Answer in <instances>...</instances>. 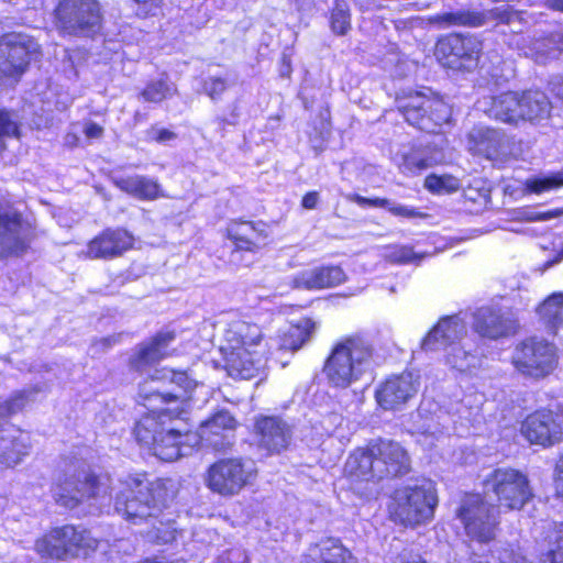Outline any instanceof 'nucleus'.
Returning <instances> with one entry per match:
<instances>
[{"instance_id": "obj_44", "label": "nucleus", "mask_w": 563, "mask_h": 563, "mask_svg": "<svg viewBox=\"0 0 563 563\" xmlns=\"http://www.w3.org/2000/svg\"><path fill=\"white\" fill-rule=\"evenodd\" d=\"M550 549L545 562L563 563V523L554 525L549 536Z\"/></svg>"}, {"instance_id": "obj_18", "label": "nucleus", "mask_w": 563, "mask_h": 563, "mask_svg": "<svg viewBox=\"0 0 563 563\" xmlns=\"http://www.w3.org/2000/svg\"><path fill=\"white\" fill-rule=\"evenodd\" d=\"M136 236L125 227H106L89 239L82 257L89 261H113L135 250Z\"/></svg>"}, {"instance_id": "obj_30", "label": "nucleus", "mask_w": 563, "mask_h": 563, "mask_svg": "<svg viewBox=\"0 0 563 563\" xmlns=\"http://www.w3.org/2000/svg\"><path fill=\"white\" fill-rule=\"evenodd\" d=\"M239 426L236 419L227 410H220L202 422L206 440L219 452H225L233 446L232 439L225 432H233Z\"/></svg>"}, {"instance_id": "obj_12", "label": "nucleus", "mask_w": 563, "mask_h": 563, "mask_svg": "<svg viewBox=\"0 0 563 563\" xmlns=\"http://www.w3.org/2000/svg\"><path fill=\"white\" fill-rule=\"evenodd\" d=\"M397 103L409 124L429 133L438 132L451 118L449 104L430 89L398 97Z\"/></svg>"}, {"instance_id": "obj_20", "label": "nucleus", "mask_w": 563, "mask_h": 563, "mask_svg": "<svg viewBox=\"0 0 563 563\" xmlns=\"http://www.w3.org/2000/svg\"><path fill=\"white\" fill-rule=\"evenodd\" d=\"M174 330L157 331L146 341L140 343L128 360L130 371L143 374L148 367L175 355L176 350H169L175 341Z\"/></svg>"}, {"instance_id": "obj_33", "label": "nucleus", "mask_w": 563, "mask_h": 563, "mask_svg": "<svg viewBox=\"0 0 563 563\" xmlns=\"http://www.w3.org/2000/svg\"><path fill=\"white\" fill-rule=\"evenodd\" d=\"M377 445L384 475L398 476L408 472L410 459L407 451L398 442L377 439Z\"/></svg>"}, {"instance_id": "obj_56", "label": "nucleus", "mask_w": 563, "mask_h": 563, "mask_svg": "<svg viewBox=\"0 0 563 563\" xmlns=\"http://www.w3.org/2000/svg\"><path fill=\"white\" fill-rule=\"evenodd\" d=\"M292 73V62L288 54H283L279 59V76L290 78Z\"/></svg>"}, {"instance_id": "obj_14", "label": "nucleus", "mask_w": 563, "mask_h": 563, "mask_svg": "<svg viewBox=\"0 0 563 563\" xmlns=\"http://www.w3.org/2000/svg\"><path fill=\"white\" fill-rule=\"evenodd\" d=\"M486 494H493L499 507L520 510L533 498L528 475L511 467L492 471L484 479Z\"/></svg>"}, {"instance_id": "obj_3", "label": "nucleus", "mask_w": 563, "mask_h": 563, "mask_svg": "<svg viewBox=\"0 0 563 563\" xmlns=\"http://www.w3.org/2000/svg\"><path fill=\"white\" fill-rule=\"evenodd\" d=\"M220 352L228 376L244 380L257 377L266 360L262 329L244 320L231 322L224 332Z\"/></svg>"}, {"instance_id": "obj_55", "label": "nucleus", "mask_w": 563, "mask_h": 563, "mask_svg": "<svg viewBox=\"0 0 563 563\" xmlns=\"http://www.w3.org/2000/svg\"><path fill=\"white\" fill-rule=\"evenodd\" d=\"M562 213H563V210H561V209H555V210L548 211V212H529V214L527 216V219L530 221H547V220L556 218Z\"/></svg>"}, {"instance_id": "obj_59", "label": "nucleus", "mask_w": 563, "mask_h": 563, "mask_svg": "<svg viewBox=\"0 0 563 563\" xmlns=\"http://www.w3.org/2000/svg\"><path fill=\"white\" fill-rule=\"evenodd\" d=\"M135 563H181V562L178 560H169V559L158 558V556L154 555V556L143 558Z\"/></svg>"}, {"instance_id": "obj_49", "label": "nucleus", "mask_w": 563, "mask_h": 563, "mask_svg": "<svg viewBox=\"0 0 563 563\" xmlns=\"http://www.w3.org/2000/svg\"><path fill=\"white\" fill-rule=\"evenodd\" d=\"M118 342H119V339L117 336L108 335V336L95 339L91 342V347L95 350L96 353H101V352L112 349Z\"/></svg>"}, {"instance_id": "obj_54", "label": "nucleus", "mask_w": 563, "mask_h": 563, "mask_svg": "<svg viewBox=\"0 0 563 563\" xmlns=\"http://www.w3.org/2000/svg\"><path fill=\"white\" fill-rule=\"evenodd\" d=\"M554 485L558 496L563 499V454L560 456L555 465Z\"/></svg>"}, {"instance_id": "obj_46", "label": "nucleus", "mask_w": 563, "mask_h": 563, "mask_svg": "<svg viewBox=\"0 0 563 563\" xmlns=\"http://www.w3.org/2000/svg\"><path fill=\"white\" fill-rule=\"evenodd\" d=\"M135 4H137L136 8V15L145 19L148 16H154L159 12L163 8V1L162 0H131Z\"/></svg>"}, {"instance_id": "obj_35", "label": "nucleus", "mask_w": 563, "mask_h": 563, "mask_svg": "<svg viewBox=\"0 0 563 563\" xmlns=\"http://www.w3.org/2000/svg\"><path fill=\"white\" fill-rule=\"evenodd\" d=\"M179 91L175 82H173L166 73L157 79L147 81L139 92V98L148 103H162L175 96Z\"/></svg>"}, {"instance_id": "obj_39", "label": "nucleus", "mask_w": 563, "mask_h": 563, "mask_svg": "<svg viewBox=\"0 0 563 563\" xmlns=\"http://www.w3.org/2000/svg\"><path fill=\"white\" fill-rule=\"evenodd\" d=\"M484 14L474 11H457L437 14L431 18V22L440 27H450L454 25L481 26L484 23Z\"/></svg>"}, {"instance_id": "obj_42", "label": "nucleus", "mask_w": 563, "mask_h": 563, "mask_svg": "<svg viewBox=\"0 0 563 563\" xmlns=\"http://www.w3.org/2000/svg\"><path fill=\"white\" fill-rule=\"evenodd\" d=\"M563 187V169L549 175L529 178L526 180V189L529 192L542 194Z\"/></svg>"}, {"instance_id": "obj_34", "label": "nucleus", "mask_w": 563, "mask_h": 563, "mask_svg": "<svg viewBox=\"0 0 563 563\" xmlns=\"http://www.w3.org/2000/svg\"><path fill=\"white\" fill-rule=\"evenodd\" d=\"M521 49L527 57L534 59L537 63H547L560 56L563 52V41L559 35L537 38L530 41Z\"/></svg>"}, {"instance_id": "obj_15", "label": "nucleus", "mask_w": 563, "mask_h": 563, "mask_svg": "<svg viewBox=\"0 0 563 563\" xmlns=\"http://www.w3.org/2000/svg\"><path fill=\"white\" fill-rule=\"evenodd\" d=\"M511 363L521 375L543 378L556 367V347L544 339L529 338L516 345Z\"/></svg>"}, {"instance_id": "obj_9", "label": "nucleus", "mask_w": 563, "mask_h": 563, "mask_svg": "<svg viewBox=\"0 0 563 563\" xmlns=\"http://www.w3.org/2000/svg\"><path fill=\"white\" fill-rule=\"evenodd\" d=\"M41 233L34 217L24 214L10 202L0 201V261L22 258L32 252Z\"/></svg>"}, {"instance_id": "obj_8", "label": "nucleus", "mask_w": 563, "mask_h": 563, "mask_svg": "<svg viewBox=\"0 0 563 563\" xmlns=\"http://www.w3.org/2000/svg\"><path fill=\"white\" fill-rule=\"evenodd\" d=\"M438 506L435 485L421 479L394 492L389 514L394 521L406 527H418L433 519Z\"/></svg>"}, {"instance_id": "obj_48", "label": "nucleus", "mask_w": 563, "mask_h": 563, "mask_svg": "<svg viewBox=\"0 0 563 563\" xmlns=\"http://www.w3.org/2000/svg\"><path fill=\"white\" fill-rule=\"evenodd\" d=\"M228 81L222 77H211L208 82L207 95L210 99H219L228 89Z\"/></svg>"}, {"instance_id": "obj_29", "label": "nucleus", "mask_w": 563, "mask_h": 563, "mask_svg": "<svg viewBox=\"0 0 563 563\" xmlns=\"http://www.w3.org/2000/svg\"><path fill=\"white\" fill-rule=\"evenodd\" d=\"M444 156L441 152L428 154L426 150L402 145L393 155L398 169L408 176L416 175L433 165L442 163Z\"/></svg>"}, {"instance_id": "obj_62", "label": "nucleus", "mask_w": 563, "mask_h": 563, "mask_svg": "<svg viewBox=\"0 0 563 563\" xmlns=\"http://www.w3.org/2000/svg\"><path fill=\"white\" fill-rule=\"evenodd\" d=\"M548 7L563 12V0H548Z\"/></svg>"}, {"instance_id": "obj_16", "label": "nucleus", "mask_w": 563, "mask_h": 563, "mask_svg": "<svg viewBox=\"0 0 563 563\" xmlns=\"http://www.w3.org/2000/svg\"><path fill=\"white\" fill-rule=\"evenodd\" d=\"M496 512V508L486 504L479 495H467L457 509V518L468 538L485 543L495 538L498 525Z\"/></svg>"}, {"instance_id": "obj_28", "label": "nucleus", "mask_w": 563, "mask_h": 563, "mask_svg": "<svg viewBox=\"0 0 563 563\" xmlns=\"http://www.w3.org/2000/svg\"><path fill=\"white\" fill-rule=\"evenodd\" d=\"M466 333V323L459 316L444 317L429 331L421 342L424 351H439L460 343Z\"/></svg>"}, {"instance_id": "obj_7", "label": "nucleus", "mask_w": 563, "mask_h": 563, "mask_svg": "<svg viewBox=\"0 0 563 563\" xmlns=\"http://www.w3.org/2000/svg\"><path fill=\"white\" fill-rule=\"evenodd\" d=\"M55 504L67 510L98 500L111 492V477L91 466H80L64 473L51 488Z\"/></svg>"}, {"instance_id": "obj_27", "label": "nucleus", "mask_w": 563, "mask_h": 563, "mask_svg": "<svg viewBox=\"0 0 563 563\" xmlns=\"http://www.w3.org/2000/svg\"><path fill=\"white\" fill-rule=\"evenodd\" d=\"M432 405L423 400L412 416V426L410 432L417 435V441L424 448L431 449L444 437V424L442 422V412L431 413Z\"/></svg>"}, {"instance_id": "obj_22", "label": "nucleus", "mask_w": 563, "mask_h": 563, "mask_svg": "<svg viewBox=\"0 0 563 563\" xmlns=\"http://www.w3.org/2000/svg\"><path fill=\"white\" fill-rule=\"evenodd\" d=\"M474 330L483 338L496 340L515 333L516 321L508 309L488 305L474 313Z\"/></svg>"}, {"instance_id": "obj_21", "label": "nucleus", "mask_w": 563, "mask_h": 563, "mask_svg": "<svg viewBox=\"0 0 563 563\" xmlns=\"http://www.w3.org/2000/svg\"><path fill=\"white\" fill-rule=\"evenodd\" d=\"M521 432L532 444L552 446L562 440L563 417L552 411H537L523 421Z\"/></svg>"}, {"instance_id": "obj_63", "label": "nucleus", "mask_w": 563, "mask_h": 563, "mask_svg": "<svg viewBox=\"0 0 563 563\" xmlns=\"http://www.w3.org/2000/svg\"><path fill=\"white\" fill-rule=\"evenodd\" d=\"M553 91L556 93L558 97L563 99V85L559 88H553Z\"/></svg>"}, {"instance_id": "obj_47", "label": "nucleus", "mask_w": 563, "mask_h": 563, "mask_svg": "<svg viewBox=\"0 0 563 563\" xmlns=\"http://www.w3.org/2000/svg\"><path fill=\"white\" fill-rule=\"evenodd\" d=\"M23 408V399L20 396L11 397L0 404V416L9 418L16 415Z\"/></svg>"}, {"instance_id": "obj_32", "label": "nucleus", "mask_w": 563, "mask_h": 563, "mask_svg": "<svg viewBox=\"0 0 563 563\" xmlns=\"http://www.w3.org/2000/svg\"><path fill=\"white\" fill-rule=\"evenodd\" d=\"M345 279L339 266H318L299 272L294 283L297 287L312 290L334 287Z\"/></svg>"}, {"instance_id": "obj_60", "label": "nucleus", "mask_w": 563, "mask_h": 563, "mask_svg": "<svg viewBox=\"0 0 563 563\" xmlns=\"http://www.w3.org/2000/svg\"><path fill=\"white\" fill-rule=\"evenodd\" d=\"M398 563H427L418 555H401Z\"/></svg>"}, {"instance_id": "obj_23", "label": "nucleus", "mask_w": 563, "mask_h": 563, "mask_svg": "<svg viewBox=\"0 0 563 563\" xmlns=\"http://www.w3.org/2000/svg\"><path fill=\"white\" fill-rule=\"evenodd\" d=\"M467 150L487 159L503 164L508 159V145L505 135L497 130L476 126L467 135Z\"/></svg>"}, {"instance_id": "obj_61", "label": "nucleus", "mask_w": 563, "mask_h": 563, "mask_svg": "<svg viewBox=\"0 0 563 563\" xmlns=\"http://www.w3.org/2000/svg\"><path fill=\"white\" fill-rule=\"evenodd\" d=\"M562 260H563V246H562V250L558 253V255L553 260L548 261L544 264L543 271L552 267L553 265H555L558 263H560Z\"/></svg>"}, {"instance_id": "obj_38", "label": "nucleus", "mask_w": 563, "mask_h": 563, "mask_svg": "<svg viewBox=\"0 0 563 563\" xmlns=\"http://www.w3.org/2000/svg\"><path fill=\"white\" fill-rule=\"evenodd\" d=\"M465 343L450 345L445 351V362L459 372H467L481 365V354L477 351H467Z\"/></svg>"}, {"instance_id": "obj_45", "label": "nucleus", "mask_w": 563, "mask_h": 563, "mask_svg": "<svg viewBox=\"0 0 563 563\" xmlns=\"http://www.w3.org/2000/svg\"><path fill=\"white\" fill-rule=\"evenodd\" d=\"M375 206H379L382 208H385L389 210L394 216L402 217V218H417L420 217L421 213L418 212L416 209L400 205L390 200L386 199H376L373 201Z\"/></svg>"}, {"instance_id": "obj_17", "label": "nucleus", "mask_w": 563, "mask_h": 563, "mask_svg": "<svg viewBox=\"0 0 563 563\" xmlns=\"http://www.w3.org/2000/svg\"><path fill=\"white\" fill-rule=\"evenodd\" d=\"M256 448L266 456L288 451L294 440V427L280 415H256L251 431Z\"/></svg>"}, {"instance_id": "obj_1", "label": "nucleus", "mask_w": 563, "mask_h": 563, "mask_svg": "<svg viewBox=\"0 0 563 563\" xmlns=\"http://www.w3.org/2000/svg\"><path fill=\"white\" fill-rule=\"evenodd\" d=\"M199 383L187 369L156 368L140 384L137 398L148 409L134 424L136 442L164 462L181 456L189 430L170 427L174 421L189 422L190 405Z\"/></svg>"}, {"instance_id": "obj_43", "label": "nucleus", "mask_w": 563, "mask_h": 563, "mask_svg": "<svg viewBox=\"0 0 563 563\" xmlns=\"http://www.w3.org/2000/svg\"><path fill=\"white\" fill-rule=\"evenodd\" d=\"M350 10L342 0H335L330 14V26L336 34H346L350 30Z\"/></svg>"}, {"instance_id": "obj_40", "label": "nucleus", "mask_w": 563, "mask_h": 563, "mask_svg": "<svg viewBox=\"0 0 563 563\" xmlns=\"http://www.w3.org/2000/svg\"><path fill=\"white\" fill-rule=\"evenodd\" d=\"M373 360L371 345L360 335L354 336V380L358 375H366L372 380Z\"/></svg>"}, {"instance_id": "obj_57", "label": "nucleus", "mask_w": 563, "mask_h": 563, "mask_svg": "<svg viewBox=\"0 0 563 563\" xmlns=\"http://www.w3.org/2000/svg\"><path fill=\"white\" fill-rule=\"evenodd\" d=\"M441 181L439 176L437 175H429L424 180V186L428 190L435 192V194H442L441 189Z\"/></svg>"}, {"instance_id": "obj_11", "label": "nucleus", "mask_w": 563, "mask_h": 563, "mask_svg": "<svg viewBox=\"0 0 563 563\" xmlns=\"http://www.w3.org/2000/svg\"><path fill=\"white\" fill-rule=\"evenodd\" d=\"M271 231V224L264 220H251L245 217L231 218L221 230L223 240L230 242V246L224 244L217 250V257L223 262H231L236 254L260 253L268 245Z\"/></svg>"}, {"instance_id": "obj_13", "label": "nucleus", "mask_w": 563, "mask_h": 563, "mask_svg": "<svg viewBox=\"0 0 563 563\" xmlns=\"http://www.w3.org/2000/svg\"><path fill=\"white\" fill-rule=\"evenodd\" d=\"M40 46L25 35L8 32L0 35V87L14 88L29 70Z\"/></svg>"}, {"instance_id": "obj_4", "label": "nucleus", "mask_w": 563, "mask_h": 563, "mask_svg": "<svg viewBox=\"0 0 563 563\" xmlns=\"http://www.w3.org/2000/svg\"><path fill=\"white\" fill-rule=\"evenodd\" d=\"M476 108L492 119L512 125L520 122L538 124L549 119L551 113L549 98L539 90L521 93L508 91L495 97H484L477 100Z\"/></svg>"}, {"instance_id": "obj_31", "label": "nucleus", "mask_w": 563, "mask_h": 563, "mask_svg": "<svg viewBox=\"0 0 563 563\" xmlns=\"http://www.w3.org/2000/svg\"><path fill=\"white\" fill-rule=\"evenodd\" d=\"M113 185L122 192L141 201H154L167 197L157 179L144 175L122 176L115 178Z\"/></svg>"}, {"instance_id": "obj_10", "label": "nucleus", "mask_w": 563, "mask_h": 563, "mask_svg": "<svg viewBox=\"0 0 563 563\" xmlns=\"http://www.w3.org/2000/svg\"><path fill=\"white\" fill-rule=\"evenodd\" d=\"M257 470L243 456H227L213 461L205 471L203 483L214 495L232 498L251 487Z\"/></svg>"}, {"instance_id": "obj_37", "label": "nucleus", "mask_w": 563, "mask_h": 563, "mask_svg": "<svg viewBox=\"0 0 563 563\" xmlns=\"http://www.w3.org/2000/svg\"><path fill=\"white\" fill-rule=\"evenodd\" d=\"M540 321L555 333L563 325V292H553L538 307Z\"/></svg>"}, {"instance_id": "obj_25", "label": "nucleus", "mask_w": 563, "mask_h": 563, "mask_svg": "<svg viewBox=\"0 0 563 563\" xmlns=\"http://www.w3.org/2000/svg\"><path fill=\"white\" fill-rule=\"evenodd\" d=\"M323 373L334 388H346L352 383V338L338 342L323 364Z\"/></svg>"}, {"instance_id": "obj_50", "label": "nucleus", "mask_w": 563, "mask_h": 563, "mask_svg": "<svg viewBox=\"0 0 563 563\" xmlns=\"http://www.w3.org/2000/svg\"><path fill=\"white\" fill-rule=\"evenodd\" d=\"M391 256L395 261L400 263H409L418 258L417 253H415L412 249L407 246H400L396 249Z\"/></svg>"}, {"instance_id": "obj_52", "label": "nucleus", "mask_w": 563, "mask_h": 563, "mask_svg": "<svg viewBox=\"0 0 563 563\" xmlns=\"http://www.w3.org/2000/svg\"><path fill=\"white\" fill-rule=\"evenodd\" d=\"M319 203V192L317 190L307 191L300 201V206L306 210H313Z\"/></svg>"}, {"instance_id": "obj_36", "label": "nucleus", "mask_w": 563, "mask_h": 563, "mask_svg": "<svg viewBox=\"0 0 563 563\" xmlns=\"http://www.w3.org/2000/svg\"><path fill=\"white\" fill-rule=\"evenodd\" d=\"M377 439L369 441L365 446H360L354 452V463L362 476H384V470L380 467V460L377 450Z\"/></svg>"}, {"instance_id": "obj_64", "label": "nucleus", "mask_w": 563, "mask_h": 563, "mask_svg": "<svg viewBox=\"0 0 563 563\" xmlns=\"http://www.w3.org/2000/svg\"><path fill=\"white\" fill-rule=\"evenodd\" d=\"M366 200L364 198H361V197H356L354 196V202H357V203H364Z\"/></svg>"}, {"instance_id": "obj_41", "label": "nucleus", "mask_w": 563, "mask_h": 563, "mask_svg": "<svg viewBox=\"0 0 563 563\" xmlns=\"http://www.w3.org/2000/svg\"><path fill=\"white\" fill-rule=\"evenodd\" d=\"M22 137L21 122L14 110L0 108V153L7 150L5 140Z\"/></svg>"}, {"instance_id": "obj_26", "label": "nucleus", "mask_w": 563, "mask_h": 563, "mask_svg": "<svg viewBox=\"0 0 563 563\" xmlns=\"http://www.w3.org/2000/svg\"><path fill=\"white\" fill-rule=\"evenodd\" d=\"M418 376L412 372L389 377L376 391V400L384 409H396L416 395Z\"/></svg>"}, {"instance_id": "obj_5", "label": "nucleus", "mask_w": 563, "mask_h": 563, "mask_svg": "<svg viewBox=\"0 0 563 563\" xmlns=\"http://www.w3.org/2000/svg\"><path fill=\"white\" fill-rule=\"evenodd\" d=\"M100 541L90 529L65 523L47 529L34 541L35 553L45 561L67 562L88 559L98 550Z\"/></svg>"}, {"instance_id": "obj_53", "label": "nucleus", "mask_w": 563, "mask_h": 563, "mask_svg": "<svg viewBox=\"0 0 563 563\" xmlns=\"http://www.w3.org/2000/svg\"><path fill=\"white\" fill-rule=\"evenodd\" d=\"M441 183V189L443 192H453L456 191L460 187V180L456 177L450 175L439 176Z\"/></svg>"}, {"instance_id": "obj_24", "label": "nucleus", "mask_w": 563, "mask_h": 563, "mask_svg": "<svg viewBox=\"0 0 563 563\" xmlns=\"http://www.w3.org/2000/svg\"><path fill=\"white\" fill-rule=\"evenodd\" d=\"M30 432L11 424L0 433V471L13 470L32 452Z\"/></svg>"}, {"instance_id": "obj_58", "label": "nucleus", "mask_w": 563, "mask_h": 563, "mask_svg": "<svg viewBox=\"0 0 563 563\" xmlns=\"http://www.w3.org/2000/svg\"><path fill=\"white\" fill-rule=\"evenodd\" d=\"M176 137V134L168 129H159L153 140L157 143L167 142L170 140H174Z\"/></svg>"}, {"instance_id": "obj_2", "label": "nucleus", "mask_w": 563, "mask_h": 563, "mask_svg": "<svg viewBox=\"0 0 563 563\" xmlns=\"http://www.w3.org/2000/svg\"><path fill=\"white\" fill-rule=\"evenodd\" d=\"M114 497V510L131 525L167 523L170 508L177 498V488L169 478L147 481L146 473L129 474L120 482Z\"/></svg>"}, {"instance_id": "obj_51", "label": "nucleus", "mask_w": 563, "mask_h": 563, "mask_svg": "<svg viewBox=\"0 0 563 563\" xmlns=\"http://www.w3.org/2000/svg\"><path fill=\"white\" fill-rule=\"evenodd\" d=\"M104 130L103 128L92 121H89L85 124L84 134L88 140H98L103 136Z\"/></svg>"}, {"instance_id": "obj_6", "label": "nucleus", "mask_w": 563, "mask_h": 563, "mask_svg": "<svg viewBox=\"0 0 563 563\" xmlns=\"http://www.w3.org/2000/svg\"><path fill=\"white\" fill-rule=\"evenodd\" d=\"M52 23L60 37L93 41L104 33L106 12L100 0H57Z\"/></svg>"}, {"instance_id": "obj_19", "label": "nucleus", "mask_w": 563, "mask_h": 563, "mask_svg": "<svg viewBox=\"0 0 563 563\" xmlns=\"http://www.w3.org/2000/svg\"><path fill=\"white\" fill-rule=\"evenodd\" d=\"M481 49L476 38L452 34L438 41L434 54L444 67L471 70L477 65Z\"/></svg>"}]
</instances>
